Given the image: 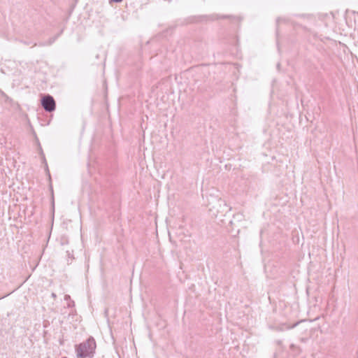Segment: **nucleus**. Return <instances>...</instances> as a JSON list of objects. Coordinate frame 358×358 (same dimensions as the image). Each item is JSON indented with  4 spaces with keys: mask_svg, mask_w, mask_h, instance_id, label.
Listing matches in <instances>:
<instances>
[{
    "mask_svg": "<svg viewBox=\"0 0 358 358\" xmlns=\"http://www.w3.org/2000/svg\"><path fill=\"white\" fill-rule=\"evenodd\" d=\"M122 1V0H110V1L117 2V3L121 2Z\"/></svg>",
    "mask_w": 358,
    "mask_h": 358,
    "instance_id": "3",
    "label": "nucleus"
},
{
    "mask_svg": "<svg viewBox=\"0 0 358 358\" xmlns=\"http://www.w3.org/2000/svg\"><path fill=\"white\" fill-rule=\"evenodd\" d=\"M41 105L48 112H52L55 110L56 103L53 97L49 94L41 95Z\"/></svg>",
    "mask_w": 358,
    "mask_h": 358,
    "instance_id": "2",
    "label": "nucleus"
},
{
    "mask_svg": "<svg viewBox=\"0 0 358 358\" xmlns=\"http://www.w3.org/2000/svg\"><path fill=\"white\" fill-rule=\"evenodd\" d=\"M52 296H53V297H55V296H56V295H55V294H52Z\"/></svg>",
    "mask_w": 358,
    "mask_h": 358,
    "instance_id": "4",
    "label": "nucleus"
},
{
    "mask_svg": "<svg viewBox=\"0 0 358 358\" xmlns=\"http://www.w3.org/2000/svg\"><path fill=\"white\" fill-rule=\"evenodd\" d=\"M96 348V345L94 338L90 337L86 341L75 346L77 358H92L94 356Z\"/></svg>",
    "mask_w": 358,
    "mask_h": 358,
    "instance_id": "1",
    "label": "nucleus"
}]
</instances>
